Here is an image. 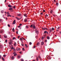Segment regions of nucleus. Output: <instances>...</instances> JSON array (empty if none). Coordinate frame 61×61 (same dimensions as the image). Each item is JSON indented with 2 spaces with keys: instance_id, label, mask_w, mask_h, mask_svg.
<instances>
[{
  "instance_id": "obj_1",
  "label": "nucleus",
  "mask_w": 61,
  "mask_h": 61,
  "mask_svg": "<svg viewBox=\"0 0 61 61\" xmlns=\"http://www.w3.org/2000/svg\"><path fill=\"white\" fill-rule=\"evenodd\" d=\"M35 32L36 33L37 35H38L39 34L38 32V30H37V29L36 28L35 30Z\"/></svg>"
},
{
  "instance_id": "obj_2",
  "label": "nucleus",
  "mask_w": 61,
  "mask_h": 61,
  "mask_svg": "<svg viewBox=\"0 0 61 61\" xmlns=\"http://www.w3.org/2000/svg\"><path fill=\"white\" fill-rule=\"evenodd\" d=\"M47 57L48 59H51V58L48 56H47Z\"/></svg>"
},
{
  "instance_id": "obj_3",
  "label": "nucleus",
  "mask_w": 61,
  "mask_h": 61,
  "mask_svg": "<svg viewBox=\"0 0 61 61\" xmlns=\"http://www.w3.org/2000/svg\"><path fill=\"white\" fill-rule=\"evenodd\" d=\"M8 7H11V8H13V6H12L10 4L8 5Z\"/></svg>"
},
{
  "instance_id": "obj_4",
  "label": "nucleus",
  "mask_w": 61,
  "mask_h": 61,
  "mask_svg": "<svg viewBox=\"0 0 61 61\" xmlns=\"http://www.w3.org/2000/svg\"><path fill=\"white\" fill-rule=\"evenodd\" d=\"M38 57H39V58H40V60L41 61V60H42V59H41V57H40V56H38Z\"/></svg>"
},
{
  "instance_id": "obj_5",
  "label": "nucleus",
  "mask_w": 61,
  "mask_h": 61,
  "mask_svg": "<svg viewBox=\"0 0 61 61\" xmlns=\"http://www.w3.org/2000/svg\"><path fill=\"white\" fill-rule=\"evenodd\" d=\"M9 44L10 45H11L12 44V42H9Z\"/></svg>"
},
{
  "instance_id": "obj_6",
  "label": "nucleus",
  "mask_w": 61,
  "mask_h": 61,
  "mask_svg": "<svg viewBox=\"0 0 61 61\" xmlns=\"http://www.w3.org/2000/svg\"><path fill=\"white\" fill-rule=\"evenodd\" d=\"M15 20H14V21H13V23H12L13 25H14V24H15Z\"/></svg>"
},
{
  "instance_id": "obj_7",
  "label": "nucleus",
  "mask_w": 61,
  "mask_h": 61,
  "mask_svg": "<svg viewBox=\"0 0 61 61\" xmlns=\"http://www.w3.org/2000/svg\"><path fill=\"white\" fill-rule=\"evenodd\" d=\"M27 19L26 18L24 20V22H26L27 21Z\"/></svg>"
},
{
  "instance_id": "obj_8",
  "label": "nucleus",
  "mask_w": 61,
  "mask_h": 61,
  "mask_svg": "<svg viewBox=\"0 0 61 61\" xmlns=\"http://www.w3.org/2000/svg\"><path fill=\"white\" fill-rule=\"evenodd\" d=\"M0 33H3V32H4V31L1 30L0 31Z\"/></svg>"
},
{
  "instance_id": "obj_9",
  "label": "nucleus",
  "mask_w": 61,
  "mask_h": 61,
  "mask_svg": "<svg viewBox=\"0 0 61 61\" xmlns=\"http://www.w3.org/2000/svg\"><path fill=\"white\" fill-rule=\"evenodd\" d=\"M44 43L43 42H42L41 43V45H44Z\"/></svg>"
},
{
  "instance_id": "obj_10",
  "label": "nucleus",
  "mask_w": 61,
  "mask_h": 61,
  "mask_svg": "<svg viewBox=\"0 0 61 61\" xmlns=\"http://www.w3.org/2000/svg\"><path fill=\"white\" fill-rule=\"evenodd\" d=\"M27 15L26 14H25L24 15V16H25V17H27Z\"/></svg>"
},
{
  "instance_id": "obj_11",
  "label": "nucleus",
  "mask_w": 61,
  "mask_h": 61,
  "mask_svg": "<svg viewBox=\"0 0 61 61\" xmlns=\"http://www.w3.org/2000/svg\"><path fill=\"white\" fill-rule=\"evenodd\" d=\"M39 45H40V43H39V42H38L37 43L36 45H37V46H39Z\"/></svg>"
},
{
  "instance_id": "obj_12",
  "label": "nucleus",
  "mask_w": 61,
  "mask_h": 61,
  "mask_svg": "<svg viewBox=\"0 0 61 61\" xmlns=\"http://www.w3.org/2000/svg\"><path fill=\"white\" fill-rule=\"evenodd\" d=\"M11 58L12 59V60H14V56H12L11 57Z\"/></svg>"
},
{
  "instance_id": "obj_13",
  "label": "nucleus",
  "mask_w": 61,
  "mask_h": 61,
  "mask_svg": "<svg viewBox=\"0 0 61 61\" xmlns=\"http://www.w3.org/2000/svg\"><path fill=\"white\" fill-rule=\"evenodd\" d=\"M20 50V48H17L16 49V50H17V51H19V50Z\"/></svg>"
},
{
  "instance_id": "obj_14",
  "label": "nucleus",
  "mask_w": 61,
  "mask_h": 61,
  "mask_svg": "<svg viewBox=\"0 0 61 61\" xmlns=\"http://www.w3.org/2000/svg\"><path fill=\"white\" fill-rule=\"evenodd\" d=\"M33 28L34 29H35V28H36V26H35V25H33Z\"/></svg>"
},
{
  "instance_id": "obj_15",
  "label": "nucleus",
  "mask_w": 61,
  "mask_h": 61,
  "mask_svg": "<svg viewBox=\"0 0 61 61\" xmlns=\"http://www.w3.org/2000/svg\"><path fill=\"white\" fill-rule=\"evenodd\" d=\"M47 39L49 40V39H50V37L49 36H48L47 37Z\"/></svg>"
},
{
  "instance_id": "obj_16",
  "label": "nucleus",
  "mask_w": 61,
  "mask_h": 61,
  "mask_svg": "<svg viewBox=\"0 0 61 61\" xmlns=\"http://www.w3.org/2000/svg\"><path fill=\"white\" fill-rule=\"evenodd\" d=\"M36 60H37V61H38V57H36Z\"/></svg>"
},
{
  "instance_id": "obj_17",
  "label": "nucleus",
  "mask_w": 61,
  "mask_h": 61,
  "mask_svg": "<svg viewBox=\"0 0 61 61\" xmlns=\"http://www.w3.org/2000/svg\"><path fill=\"white\" fill-rule=\"evenodd\" d=\"M4 37L5 38H7V36L5 35L4 36Z\"/></svg>"
},
{
  "instance_id": "obj_18",
  "label": "nucleus",
  "mask_w": 61,
  "mask_h": 61,
  "mask_svg": "<svg viewBox=\"0 0 61 61\" xmlns=\"http://www.w3.org/2000/svg\"><path fill=\"white\" fill-rule=\"evenodd\" d=\"M0 47L1 48H2L3 47V45H0Z\"/></svg>"
},
{
  "instance_id": "obj_19",
  "label": "nucleus",
  "mask_w": 61,
  "mask_h": 61,
  "mask_svg": "<svg viewBox=\"0 0 61 61\" xmlns=\"http://www.w3.org/2000/svg\"><path fill=\"white\" fill-rule=\"evenodd\" d=\"M18 16H21V15H21V14H18Z\"/></svg>"
},
{
  "instance_id": "obj_20",
  "label": "nucleus",
  "mask_w": 61,
  "mask_h": 61,
  "mask_svg": "<svg viewBox=\"0 0 61 61\" xmlns=\"http://www.w3.org/2000/svg\"><path fill=\"white\" fill-rule=\"evenodd\" d=\"M7 14L8 15H10V13H9V12H8Z\"/></svg>"
},
{
  "instance_id": "obj_21",
  "label": "nucleus",
  "mask_w": 61,
  "mask_h": 61,
  "mask_svg": "<svg viewBox=\"0 0 61 61\" xmlns=\"http://www.w3.org/2000/svg\"><path fill=\"white\" fill-rule=\"evenodd\" d=\"M48 29H47V28H44V30H47Z\"/></svg>"
},
{
  "instance_id": "obj_22",
  "label": "nucleus",
  "mask_w": 61,
  "mask_h": 61,
  "mask_svg": "<svg viewBox=\"0 0 61 61\" xmlns=\"http://www.w3.org/2000/svg\"><path fill=\"white\" fill-rule=\"evenodd\" d=\"M25 46H26V47L27 48L28 47V46H27V45L26 44H25Z\"/></svg>"
},
{
  "instance_id": "obj_23",
  "label": "nucleus",
  "mask_w": 61,
  "mask_h": 61,
  "mask_svg": "<svg viewBox=\"0 0 61 61\" xmlns=\"http://www.w3.org/2000/svg\"><path fill=\"white\" fill-rule=\"evenodd\" d=\"M47 32V31H44V34H46V33Z\"/></svg>"
},
{
  "instance_id": "obj_24",
  "label": "nucleus",
  "mask_w": 61,
  "mask_h": 61,
  "mask_svg": "<svg viewBox=\"0 0 61 61\" xmlns=\"http://www.w3.org/2000/svg\"><path fill=\"white\" fill-rule=\"evenodd\" d=\"M16 19H17V20H20V19L19 18L17 17H16Z\"/></svg>"
},
{
  "instance_id": "obj_25",
  "label": "nucleus",
  "mask_w": 61,
  "mask_h": 61,
  "mask_svg": "<svg viewBox=\"0 0 61 61\" xmlns=\"http://www.w3.org/2000/svg\"><path fill=\"white\" fill-rule=\"evenodd\" d=\"M30 27L32 28L33 27V25H31L30 26Z\"/></svg>"
},
{
  "instance_id": "obj_26",
  "label": "nucleus",
  "mask_w": 61,
  "mask_h": 61,
  "mask_svg": "<svg viewBox=\"0 0 61 61\" xmlns=\"http://www.w3.org/2000/svg\"><path fill=\"white\" fill-rule=\"evenodd\" d=\"M50 13L51 14H52L53 13V10H52L51 11Z\"/></svg>"
},
{
  "instance_id": "obj_27",
  "label": "nucleus",
  "mask_w": 61,
  "mask_h": 61,
  "mask_svg": "<svg viewBox=\"0 0 61 61\" xmlns=\"http://www.w3.org/2000/svg\"><path fill=\"white\" fill-rule=\"evenodd\" d=\"M18 58L19 59L20 58V56H18Z\"/></svg>"
},
{
  "instance_id": "obj_28",
  "label": "nucleus",
  "mask_w": 61,
  "mask_h": 61,
  "mask_svg": "<svg viewBox=\"0 0 61 61\" xmlns=\"http://www.w3.org/2000/svg\"><path fill=\"white\" fill-rule=\"evenodd\" d=\"M1 13H4V10H2L1 11Z\"/></svg>"
},
{
  "instance_id": "obj_29",
  "label": "nucleus",
  "mask_w": 61,
  "mask_h": 61,
  "mask_svg": "<svg viewBox=\"0 0 61 61\" xmlns=\"http://www.w3.org/2000/svg\"><path fill=\"white\" fill-rule=\"evenodd\" d=\"M12 30V31H13V32H14V31H15V29H14V28H13Z\"/></svg>"
},
{
  "instance_id": "obj_30",
  "label": "nucleus",
  "mask_w": 61,
  "mask_h": 61,
  "mask_svg": "<svg viewBox=\"0 0 61 61\" xmlns=\"http://www.w3.org/2000/svg\"><path fill=\"white\" fill-rule=\"evenodd\" d=\"M16 43L15 42L14 44V46H16Z\"/></svg>"
},
{
  "instance_id": "obj_31",
  "label": "nucleus",
  "mask_w": 61,
  "mask_h": 61,
  "mask_svg": "<svg viewBox=\"0 0 61 61\" xmlns=\"http://www.w3.org/2000/svg\"><path fill=\"white\" fill-rule=\"evenodd\" d=\"M13 9L12 8H10L9 9V10H12Z\"/></svg>"
},
{
  "instance_id": "obj_32",
  "label": "nucleus",
  "mask_w": 61,
  "mask_h": 61,
  "mask_svg": "<svg viewBox=\"0 0 61 61\" xmlns=\"http://www.w3.org/2000/svg\"><path fill=\"white\" fill-rule=\"evenodd\" d=\"M44 39V38L43 37H42L41 38V39L42 40H43Z\"/></svg>"
},
{
  "instance_id": "obj_33",
  "label": "nucleus",
  "mask_w": 61,
  "mask_h": 61,
  "mask_svg": "<svg viewBox=\"0 0 61 61\" xmlns=\"http://www.w3.org/2000/svg\"><path fill=\"white\" fill-rule=\"evenodd\" d=\"M21 46H24V44H23V43H21Z\"/></svg>"
},
{
  "instance_id": "obj_34",
  "label": "nucleus",
  "mask_w": 61,
  "mask_h": 61,
  "mask_svg": "<svg viewBox=\"0 0 61 61\" xmlns=\"http://www.w3.org/2000/svg\"><path fill=\"white\" fill-rule=\"evenodd\" d=\"M3 56L4 57H5V56H5V55H4Z\"/></svg>"
},
{
  "instance_id": "obj_35",
  "label": "nucleus",
  "mask_w": 61,
  "mask_h": 61,
  "mask_svg": "<svg viewBox=\"0 0 61 61\" xmlns=\"http://www.w3.org/2000/svg\"><path fill=\"white\" fill-rule=\"evenodd\" d=\"M2 58L3 61H5V59H4V58L3 57H2Z\"/></svg>"
},
{
  "instance_id": "obj_36",
  "label": "nucleus",
  "mask_w": 61,
  "mask_h": 61,
  "mask_svg": "<svg viewBox=\"0 0 61 61\" xmlns=\"http://www.w3.org/2000/svg\"><path fill=\"white\" fill-rule=\"evenodd\" d=\"M13 49H14V47H12V48H11V50Z\"/></svg>"
},
{
  "instance_id": "obj_37",
  "label": "nucleus",
  "mask_w": 61,
  "mask_h": 61,
  "mask_svg": "<svg viewBox=\"0 0 61 61\" xmlns=\"http://www.w3.org/2000/svg\"><path fill=\"white\" fill-rule=\"evenodd\" d=\"M52 30H54L55 29H54V28H52Z\"/></svg>"
},
{
  "instance_id": "obj_38",
  "label": "nucleus",
  "mask_w": 61,
  "mask_h": 61,
  "mask_svg": "<svg viewBox=\"0 0 61 61\" xmlns=\"http://www.w3.org/2000/svg\"><path fill=\"white\" fill-rule=\"evenodd\" d=\"M56 5H57V6L58 5V3H56Z\"/></svg>"
},
{
  "instance_id": "obj_39",
  "label": "nucleus",
  "mask_w": 61,
  "mask_h": 61,
  "mask_svg": "<svg viewBox=\"0 0 61 61\" xmlns=\"http://www.w3.org/2000/svg\"><path fill=\"white\" fill-rule=\"evenodd\" d=\"M13 50L14 51H15H15H16V50L15 49H14Z\"/></svg>"
},
{
  "instance_id": "obj_40",
  "label": "nucleus",
  "mask_w": 61,
  "mask_h": 61,
  "mask_svg": "<svg viewBox=\"0 0 61 61\" xmlns=\"http://www.w3.org/2000/svg\"><path fill=\"white\" fill-rule=\"evenodd\" d=\"M22 50H23V51H25V50L24 48H22Z\"/></svg>"
},
{
  "instance_id": "obj_41",
  "label": "nucleus",
  "mask_w": 61,
  "mask_h": 61,
  "mask_svg": "<svg viewBox=\"0 0 61 61\" xmlns=\"http://www.w3.org/2000/svg\"><path fill=\"white\" fill-rule=\"evenodd\" d=\"M8 27H10V25L9 24H8Z\"/></svg>"
},
{
  "instance_id": "obj_42",
  "label": "nucleus",
  "mask_w": 61,
  "mask_h": 61,
  "mask_svg": "<svg viewBox=\"0 0 61 61\" xmlns=\"http://www.w3.org/2000/svg\"><path fill=\"white\" fill-rule=\"evenodd\" d=\"M21 61H24V60H23V59H21Z\"/></svg>"
},
{
  "instance_id": "obj_43",
  "label": "nucleus",
  "mask_w": 61,
  "mask_h": 61,
  "mask_svg": "<svg viewBox=\"0 0 61 61\" xmlns=\"http://www.w3.org/2000/svg\"><path fill=\"white\" fill-rule=\"evenodd\" d=\"M26 28H28V26L26 25Z\"/></svg>"
},
{
  "instance_id": "obj_44",
  "label": "nucleus",
  "mask_w": 61,
  "mask_h": 61,
  "mask_svg": "<svg viewBox=\"0 0 61 61\" xmlns=\"http://www.w3.org/2000/svg\"><path fill=\"white\" fill-rule=\"evenodd\" d=\"M30 45H32V43L31 42H30Z\"/></svg>"
},
{
  "instance_id": "obj_45",
  "label": "nucleus",
  "mask_w": 61,
  "mask_h": 61,
  "mask_svg": "<svg viewBox=\"0 0 61 61\" xmlns=\"http://www.w3.org/2000/svg\"><path fill=\"white\" fill-rule=\"evenodd\" d=\"M36 47V46H34V47H33V48H35V47Z\"/></svg>"
},
{
  "instance_id": "obj_46",
  "label": "nucleus",
  "mask_w": 61,
  "mask_h": 61,
  "mask_svg": "<svg viewBox=\"0 0 61 61\" xmlns=\"http://www.w3.org/2000/svg\"><path fill=\"white\" fill-rule=\"evenodd\" d=\"M16 54V52H14L13 53V54Z\"/></svg>"
},
{
  "instance_id": "obj_47",
  "label": "nucleus",
  "mask_w": 61,
  "mask_h": 61,
  "mask_svg": "<svg viewBox=\"0 0 61 61\" xmlns=\"http://www.w3.org/2000/svg\"><path fill=\"white\" fill-rule=\"evenodd\" d=\"M13 8H14V9H15V6H13Z\"/></svg>"
},
{
  "instance_id": "obj_48",
  "label": "nucleus",
  "mask_w": 61,
  "mask_h": 61,
  "mask_svg": "<svg viewBox=\"0 0 61 61\" xmlns=\"http://www.w3.org/2000/svg\"><path fill=\"white\" fill-rule=\"evenodd\" d=\"M16 55H17V54H14V56H16Z\"/></svg>"
},
{
  "instance_id": "obj_49",
  "label": "nucleus",
  "mask_w": 61,
  "mask_h": 61,
  "mask_svg": "<svg viewBox=\"0 0 61 61\" xmlns=\"http://www.w3.org/2000/svg\"><path fill=\"white\" fill-rule=\"evenodd\" d=\"M20 40H21V41H22V38H20Z\"/></svg>"
},
{
  "instance_id": "obj_50",
  "label": "nucleus",
  "mask_w": 61,
  "mask_h": 61,
  "mask_svg": "<svg viewBox=\"0 0 61 61\" xmlns=\"http://www.w3.org/2000/svg\"><path fill=\"white\" fill-rule=\"evenodd\" d=\"M7 16H12L11 15H8Z\"/></svg>"
},
{
  "instance_id": "obj_51",
  "label": "nucleus",
  "mask_w": 61,
  "mask_h": 61,
  "mask_svg": "<svg viewBox=\"0 0 61 61\" xmlns=\"http://www.w3.org/2000/svg\"><path fill=\"white\" fill-rule=\"evenodd\" d=\"M49 30H50V31L52 30V29H51V28L49 29Z\"/></svg>"
},
{
  "instance_id": "obj_52",
  "label": "nucleus",
  "mask_w": 61,
  "mask_h": 61,
  "mask_svg": "<svg viewBox=\"0 0 61 61\" xmlns=\"http://www.w3.org/2000/svg\"><path fill=\"white\" fill-rule=\"evenodd\" d=\"M15 37H14L13 38V40H14V39H15Z\"/></svg>"
},
{
  "instance_id": "obj_53",
  "label": "nucleus",
  "mask_w": 61,
  "mask_h": 61,
  "mask_svg": "<svg viewBox=\"0 0 61 61\" xmlns=\"http://www.w3.org/2000/svg\"><path fill=\"white\" fill-rule=\"evenodd\" d=\"M1 55H0V59H1Z\"/></svg>"
},
{
  "instance_id": "obj_54",
  "label": "nucleus",
  "mask_w": 61,
  "mask_h": 61,
  "mask_svg": "<svg viewBox=\"0 0 61 61\" xmlns=\"http://www.w3.org/2000/svg\"><path fill=\"white\" fill-rule=\"evenodd\" d=\"M22 25V24H20V26H21Z\"/></svg>"
},
{
  "instance_id": "obj_55",
  "label": "nucleus",
  "mask_w": 61,
  "mask_h": 61,
  "mask_svg": "<svg viewBox=\"0 0 61 61\" xmlns=\"http://www.w3.org/2000/svg\"><path fill=\"white\" fill-rule=\"evenodd\" d=\"M53 15L54 16H56V15Z\"/></svg>"
},
{
  "instance_id": "obj_56",
  "label": "nucleus",
  "mask_w": 61,
  "mask_h": 61,
  "mask_svg": "<svg viewBox=\"0 0 61 61\" xmlns=\"http://www.w3.org/2000/svg\"><path fill=\"white\" fill-rule=\"evenodd\" d=\"M59 28H60V27H58L57 28V29L58 30L59 29Z\"/></svg>"
},
{
  "instance_id": "obj_57",
  "label": "nucleus",
  "mask_w": 61,
  "mask_h": 61,
  "mask_svg": "<svg viewBox=\"0 0 61 61\" xmlns=\"http://www.w3.org/2000/svg\"><path fill=\"white\" fill-rule=\"evenodd\" d=\"M45 42H47V40H45Z\"/></svg>"
},
{
  "instance_id": "obj_58",
  "label": "nucleus",
  "mask_w": 61,
  "mask_h": 61,
  "mask_svg": "<svg viewBox=\"0 0 61 61\" xmlns=\"http://www.w3.org/2000/svg\"><path fill=\"white\" fill-rule=\"evenodd\" d=\"M7 40H6L5 41V42H7Z\"/></svg>"
},
{
  "instance_id": "obj_59",
  "label": "nucleus",
  "mask_w": 61,
  "mask_h": 61,
  "mask_svg": "<svg viewBox=\"0 0 61 61\" xmlns=\"http://www.w3.org/2000/svg\"><path fill=\"white\" fill-rule=\"evenodd\" d=\"M20 38V36H18V38Z\"/></svg>"
},
{
  "instance_id": "obj_60",
  "label": "nucleus",
  "mask_w": 61,
  "mask_h": 61,
  "mask_svg": "<svg viewBox=\"0 0 61 61\" xmlns=\"http://www.w3.org/2000/svg\"><path fill=\"white\" fill-rule=\"evenodd\" d=\"M43 12H45V10H43Z\"/></svg>"
},
{
  "instance_id": "obj_61",
  "label": "nucleus",
  "mask_w": 61,
  "mask_h": 61,
  "mask_svg": "<svg viewBox=\"0 0 61 61\" xmlns=\"http://www.w3.org/2000/svg\"><path fill=\"white\" fill-rule=\"evenodd\" d=\"M58 20H60V18H58Z\"/></svg>"
},
{
  "instance_id": "obj_62",
  "label": "nucleus",
  "mask_w": 61,
  "mask_h": 61,
  "mask_svg": "<svg viewBox=\"0 0 61 61\" xmlns=\"http://www.w3.org/2000/svg\"><path fill=\"white\" fill-rule=\"evenodd\" d=\"M41 15H43V13H41Z\"/></svg>"
},
{
  "instance_id": "obj_63",
  "label": "nucleus",
  "mask_w": 61,
  "mask_h": 61,
  "mask_svg": "<svg viewBox=\"0 0 61 61\" xmlns=\"http://www.w3.org/2000/svg\"><path fill=\"white\" fill-rule=\"evenodd\" d=\"M16 34H18V31H16Z\"/></svg>"
},
{
  "instance_id": "obj_64",
  "label": "nucleus",
  "mask_w": 61,
  "mask_h": 61,
  "mask_svg": "<svg viewBox=\"0 0 61 61\" xmlns=\"http://www.w3.org/2000/svg\"><path fill=\"white\" fill-rule=\"evenodd\" d=\"M33 61H36L35 60H33Z\"/></svg>"
}]
</instances>
